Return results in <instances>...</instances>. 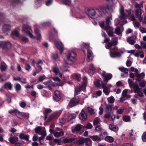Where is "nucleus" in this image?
Returning <instances> with one entry per match:
<instances>
[{
  "mask_svg": "<svg viewBox=\"0 0 146 146\" xmlns=\"http://www.w3.org/2000/svg\"><path fill=\"white\" fill-rule=\"evenodd\" d=\"M135 8L136 9L135 15L137 18H138L140 22L142 21L143 17L141 16V8L143 7V3L139 4L137 3L134 5Z\"/></svg>",
  "mask_w": 146,
  "mask_h": 146,
  "instance_id": "1",
  "label": "nucleus"
},
{
  "mask_svg": "<svg viewBox=\"0 0 146 146\" xmlns=\"http://www.w3.org/2000/svg\"><path fill=\"white\" fill-rule=\"evenodd\" d=\"M76 56V54L74 52H69L67 55L66 59L65 61L67 64H72L75 60Z\"/></svg>",
  "mask_w": 146,
  "mask_h": 146,
  "instance_id": "2",
  "label": "nucleus"
},
{
  "mask_svg": "<svg viewBox=\"0 0 146 146\" xmlns=\"http://www.w3.org/2000/svg\"><path fill=\"white\" fill-rule=\"evenodd\" d=\"M114 40H112V42H109L107 45L105 46L106 48L108 49H109L110 50H117V48L115 46V45L117 44V39L115 37H112Z\"/></svg>",
  "mask_w": 146,
  "mask_h": 146,
  "instance_id": "3",
  "label": "nucleus"
},
{
  "mask_svg": "<svg viewBox=\"0 0 146 146\" xmlns=\"http://www.w3.org/2000/svg\"><path fill=\"white\" fill-rule=\"evenodd\" d=\"M22 32L26 35H28L32 38H35V37L32 34V30L30 27L27 25L24 24L23 26Z\"/></svg>",
  "mask_w": 146,
  "mask_h": 146,
  "instance_id": "4",
  "label": "nucleus"
},
{
  "mask_svg": "<svg viewBox=\"0 0 146 146\" xmlns=\"http://www.w3.org/2000/svg\"><path fill=\"white\" fill-rule=\"evenodd\" d=\"M83 82L82 85L80 86V84L77 85V88L75 89V91L77 94L80 92L82 90L81 86L85 88L86 87L87 84V79L86 77H84L83 78Z\"/></svg>",
  "mask_w": 146,
  "mask_h": 146,
  "instance_id": "5",
  "label": "nucleus"
},
{
  "mask_svg": "<svg viewBox=\"0 0 146 146\" xmlns=\"http://www.w3.org/2000/svg\"><path fill=\"white\" fill-rule=\"evenodd\" d=\"M1 47L2 48L3 51L5 52L11 48V44L9 42H1Z\"/></svg>",
  "mask_w": 146,
  "mask_h": 146,
  "instance_id": "6",
  "label": "nucleus"
},
{
  "mask_svg": "<svg viewBox=\"0 0 146 146\" xmlns=\"http://www.w3.org/2000/svg\"><path fill=\"white\" fill-rule=\"evenodd\" d=\"M98 11H98V9H91L88 10L87 13L90 17L93 18L94 17L97 18V12Z\"/></svg>",
  "mask_w": 146,
  "mask_h": 146,
  "instance_id": "7",
  "label": "nucleus"
},
{
  "mask_svg": "<svg viewBox=\"0 0 146 146\" xmlns=\"http://www.w3.org/2000/svg\"><path fill=\"white\" fill-rule=\"evenodd\" d=\"M104 29L107 31L109 36L114 37L113 35V28L110 26V24L106 25Z\"/></svg>",
  "mask_w": 146,
  "mask_h": 146,
  "instance_id": "8",
  "label": "nucleus"
},
{
  "mask_svg": "<svg viewBox=\"0 0 146 146\" xmlns=\"http://www.w3.org/2000/svg\"><path fill=\"white\" fill-rule=\"evenodd\" d=\"M133 88L135 93L137 94L139 96L142 97L143 96V93L142 92V89L139 88L137 85H134Z\"/></svg>",
  "mask_w": 146,
  "mask_h": 146,
  "instance_id": "9",
  "label": "nucleus"
},
{
  "mask_svg": "<svg viewBox=\"0 0 146 146\" xmlns=\"http://www.w3.org/2000/svg\"><path fill=\"white\" fill-rule=\"evenodd\" d=\"M55 45L57 48L62 53L64 50V45L61 42L55 40L54 41Z\"/></svg>",
  "mask_w": 146,
  "mask_h": 146,
  "instance_id": "10",
  "label": "nucleus"
},
{
  "mask_svg": "<svg viewBox=\"0 0 146 146\" xmlns=\"http://www.w3.org/2000/svg\"><path fill=\"white\" fill-rule=\"evenodd\" d=\"M102 75L104 77L105 79L104 80L108 81L110 80L112 77V75L110 73H106L105 71H103L102 74Z\"/></svg>",
  "mask_w": 146,
  "mask_h": 146,
  "instance_id": "11",
  "label": "nucleus"
},
{
  "mask_svg": "<svg viewBox=\"0 0 146 146\" xmlns=\"http://www.w3.org/2000/svg\"><path fill=\"white\" fill-rule=\"evenodd\" d=\"M62 94L59 91L57 90L54 92L53 99L56 101H59L61 98Z\"/></svg>",
  "mask_w": 146,
  "mask_h": 146,
  "instance_id": "12",
  "label": "nucleus"
},
{
  "mask_svg": "<svg viewBox=\"0 0 146 146\" xmlns=\"http://www.w3.org/2000/svg\"><path fill=\"white\" fill-rule=\"evenodd\" d=\"M79 102V100L78 98H74L70 100L68 106L70 107H72L77 105Z\"/></svg>",
  "mask_w": 146,
  "mask_h": 146,
  "instance_id": "13",
  "label": "nucleus"
},
{
  "mask_svg": "<svg viewBox=\"0 0 146 146\" xmlns=\"http://www.w3.org/2000/svg\"><path fill=\"white\" fill-rule=\"evenodd\" d=\"M79 117L80 119L83 121H86L87 119V116L85 111L82 110L81 112L79 115Z\"/></svg>",
  "mask_w": 146,
  "mask_h": 146,
  "instance_id": "14",
  "label": "nucleus"
},
{
  "mask_svg": "<svg viewBox=\"0 0 146 146\" xmlns=\"http://www.w3.org/2000/svg\"><path fill=\"white\" fill-rule=\"evenodd\" d=\"M52 71L56 75H58L60 77H61L62 75V73L60 72L56 66L52 67Z\"/></svg>",
  "mask_w": 146,
  "mask_h": 146,
  "instance_id": "15",
  "label": "nucleus"
},
{
  "mask_svg": "<svg viewBox=\"0 0 146 146\" xmlns=\"http://www.w3.org/2000/svg\"><path fill=\"white\" fill-rule=\"evenodd\" d=\"M135 76L137 78L135 79L137 82H139L141 80L140 78L143 79L145 76V74L144 72H142L141 73H137L135 74Z\"/></svg>",
  "mask_w": 146,
  "mask_h": 146,
  "instance_id": "16",
  "label": "nucleus"
},
{
  "mask_svg": "<svg viewBox=\"0 0 146 146\" xmlns=\"http://www.w3.org/2000/svg\"><path fill=\"white\" fill-rule=\"evenodd\" d=\"M102 87L103 89V92L106 95H108L110 92V89L107 88L106 85L102 83L101 84Z\"/></svg>",
  "mask_w": 146,
  "mask_h": 146,
  "instance_id": "17",
  "label": "nucleus"
},
{
  "mask_svg": "<svg viewBox=\"0 0 146 146\" xmlns=\"http://www.w3.org/2000/svg\"><path fill=\"white\" fill-rule=\"evenodd\" d=\"M11 27L12 26L10 24H5L2 27V31L4 32L8 31L10 30Z\"/></svg>",
  "mask_w": 146,
  "mask_h": 146,
  "instance_id": "18",
  "label": "nucleus"
},
{
  "mask_svg": "<svg viewBox=\"0 0 146 146\" xmlns=\"http://www.w3.org/2000/svg\"><path fill=\"white\" fill-rule=\"evenodd\" d=\"M105 9L104 8H100L99 9H98V11H99L97 12V16L98 17H103L104 16L105 13L104 11H105Z\"/></svg>",
  "mask_w": 146,
  "mask_h": 146,
  "instance_id": "19",
  "label": "nucleus"
},
{
  "mask_svg": "<svg viewBox=\"0 0 146 146\" xmlns=\"http://www.w3.org/2000/svg\"><path fill=\"white\" fill-rule=\"evenodd\" d=\"M120 15L119 18L121 19H124L126 18V15L124 13V9L122 7H121L119 10Z\"/></svg>",
  "mask_w": 146,
  "mask_h": 146,
  "instance_id": "20",
  "label": "nucleus"
},
{
  "mask_svg": "<svg viewBox=\"0 0 146 146\" xmlns=\"http://www.w3.org/2000/svg\"><path fill=\"white\" fill-rule=\"evenodd\" d=\"M123 52L120 53L119 52H112L111 51H110V55L111 57H119L120 56L121 54Z\"/></svg>",
  "mask_w": 146,
  "mask_h": 146,
  "instance_id": "21",
  "label": "nucleus"
},
{
  "mask_svg": "<svg viewBox=\"0 0 146 146\" xmlns=\"http://www.w3.org/2000/svg\"><path fill=\"white\" fill-rule=\"evenodd\" d=\"M7 66L3 62H1V71H5L7 70Z\"/></svg>",
  "mask_w": 146,
  "mask_h": 146,
  "instance_id": "22",
  "label": "nucleus"
},
{
  "mask_svg": "<svg viewBox=\"0 0 146 146\" xmlns=\"http://www.w3.org/2000/svg\"><path fill=\"white\" fill-rule=\"evenodd\" d=\"M9 141L11 143L13 144L18 141V138L17 137H13L11 135L9 139Z\"/></svg>",
  "mask_w": 146,
  "mask_h": 146,
  "instance_id": "23",
  "label": "nucleus"
},
{
  "mask_svg": "<svg viewBox=\"0 0 146 146\" xmlns=\"http://www.w3.org/2000/svg\"><path fill=\"white\" fill-rule=\"evenodd\" d=\"M87 55L88 58L87 59V60L88 62H89L92 59L93 53L92 51L88 50L87 52Z\"/></svg>",
  "mask_w": 146,
  "mask_h": 146,
  "instance_id": "24",
  "label": "nucleus"
},
{
  "mask_svg": "<svg viewBox=\"0 0 146 146\" xmlns=\"http://www.w3.org/2000/svg\"><path fill=\"white\" fill-rule=\"evenodd\" d=\"M19 118H22L26 117L25 114L23 112H21L17 111L15 114Z\"/></svg>",
  "mask_w": 146,
  "mask_h": 146,
  "instance_id": "25",
  "label": "nucleus"
},
{
  "mask_svg": "<svg viewBox=\"0 0 146 146\" xmlns=\"http://www.w3.org/2000/svg\"><path fill=\"white\" fill-rule=\"evenodd\" d=\"M65 62V63L62 66L61 68L64 71H69V68L70 67V66H68V65H71V64H68Z\"/></svg>",
  "mask_w": 146,
  "mask_h": 146,
  "instance_id": "26",
  "label": "nucleus"
},
{
  "mask_svg": "<svg viewBox=\"0 0 146 146\" xmlns=\"http://www.w3.org/2000/svg\"><path fill=\"white\" fill-rule=\"evenodd\" d=\"M109 127L110 130L114 131H117L118 130V127L113 124L110 125Z\"/></svg>",
  "mask_w": 146,
  "mask_h": 146,
  "instance_id": "27",
  "label": "nucleus"
},
{
  "mask_svg": "<svg viewBox=\"0 0 146 146\" xmlns=\"http://www.w3.org/2000/svg\"><path fill=\"white\" fill-rule=\"evenodd\" d=\"M72 77L73 79L77 80L79 81L81 80V76L80 75L78 74H74L72 75Z\"/></svg>",
  "mask_w": 146,
  "mask_h": 146,
  "instance_id": "28",
  "label": "nucleus"
},
{
  "mask_svg": "<svg viewBox=\"0 0 146 146\" xmlns=\"http://www.w3.org/2000/svg\"><path fill=\"white\" fill-rule=\"evenodd\" d=\"M112 106V105H108L106 103H103L101 105V106H102L103 107H105L107 110L110 111L111 110Z\"/></svg>",
  "mask_w": 146,
  "mask_h": 146,
  "instance_id": "29",
  "label": "nucleus"
},
{
  "mask_svg": "<svg viewBox=\"0 0 146 146\" xmlns=\"http://www.w3.org/2000/svg\"><path fill=\"white\" fill-rule=\"evenodd\" d=\"M64 132L63 131H60V132L55 131L54 133V135L55 137H58L63 136L64 135Z\"/></svg>",
  "mask_w": 146,
  "mask_h": 146,
  "instance_id": "30",
  "label": "nucleus"
},
{
  "mask_svg": "<svg viewBox=\"0 0 146 146\" xmlns=\"http://www.w3.org/2000/svg\"><path fill=\"white\" fill-rule=\"evenodd\" d=\"M100 122V119L98 117H96L94 119L93 124L94 125H96L99 124Z\"/></svg>",
  "mask_w": 146,
  "mask_h": 146,
  "instance_id": "31",
  "label": "nucleus"
},
{
  "mask_svg": "<svg viewBox=\"0 0 146 146\" xmlns=\"http://www.w3.org/2000/svg\"><path fill=\"white\" fill-rule=\"evenodd\" d=\"M90 138H91L94 141H100L101 140V139L100 137L97 135L90 136Z\"/></svg>",
  "mask_w": 146,
  "mask_h": 146,
  "instance_id": "32",
  "label": "nucleus"
},
{
  "mask_svg": "<svg viewBox=\"0 0 146 146\" xmlns=\"http://www.w3.org/2000/svg\"><path fill=\"white\" fill-rule=\"evenodd\" d=\"M35 33L36 35L37 40H40L41 38V35L39 33V31L38 29H35Z\"/></svg>",
  "mask_w": 146,
  "mask_h": 146,
  "instance_id": "33",
  "label": "nucleus"
},
{
  "mask_svg": "<svg viewBox=\"0 0 146 146\" xmlns=\"http://www.w3.org/2000/svg\"><path fill=\"white\" fill-rule=\"evenodd\" d=\"M128 90V89H126L123 90L122 92L123 96L126 98H129L130 97V96L128 94H127V92Z\"/></svg>",
  "mask_w": 146,
  "mask_h": 146,
  "instance_id": "34",
  "label": "nucleus"
},
{
  "mask_svg": "<svg viewBox=\"0 0 146 146\" xmlns=\"http://www.w3.org/2000/svg\"><path fill=\"white\" fill-rule=\"evenodd\" d=\"M12 85L10 83H7L5 84L4 87H2V88L11 89Z\"/></svg>",
  "mask_w": 146,
  "mask_h": 146,
  "instance_id": "35",
  "label": "nucleus"
},
{
  "mask_svg": "<svg viewBox=\"0 0 146 146\" xmlns=\"http://www.w3.org/2000/svg\"><path fill=\"white\" fill-rule=\"evenodd\" d=\"M20 138L21 139H23L28 140L29 139V136L27 135H24V134L20 133L19 136Z\"/></svg>",
  "mask_w": 146,
  "mask_h": 146,
  "instance_id": "36",
  "label": "nucleus"
},
{
  "mask_svg": "<svg viewBox=\"0 0 146 146\" xmlns=\"http://www.w3.org/2000/svg\"><path fill=\"white\" fill-rule=\"evenodd\" d=\"M105 139L106 141L110 142H113L114 141L113 138L112 137L109 136L106 137Z\"/></svg>",
  "mask_w": 146,
  "mask_h": 146,
  "instance_id": "37",
  "label": "nucleus"
},
{
  "mask_svg": "<svg viewBox=\"0 0 146 146\" xmlns=\"http://www.w3.org/2000/svg\"><path fill=\"white\" fill-rule=\"evenodd\" d=\"M82 128V125L80 124H78L74 128V129H72V131L73 132L75 131H79Z\"/></svg>",
  "mask_w": 146,
  "mask_h": 146,
  "instance_id": "38",
  "label": "nucleus"
},
{
  "mask_svg": "<svg viewBox=\"0 0 146 146\" xmlns=\"http://www.w3.org/2000/svg\"><path fill=\"white\" fill-rule=\"evenodd\" d=\"M139 82V86L142 87H144L146 85V81L145 80H140Z\"/></svg>",
  "mask_w": 146,
  "mask_h": 146,
  "instance_id": "39",
  "label": "nucleus"
},
{
  "mask_svg": "<svg viewBox=\"0 0 146 146\" xmlns=\"http://www.w3.org/2000/svg\"><path fill=\"white\" fill-rule=\"evenodd\" d=\"M85 142L86 144L88 146H91L92 145V142L91 140L88 138L85 139Z\"/></svg>",
  "mask_w": 146,
  "mask_h": 146,
  "instance_id": "40",
  "label": "nucleus"
},
{
  "mask_svg": "<svg viewBox=\"0 0 146 146\" xmlns=\"http://www.w3.org/2000/svg\"><path fill=\"white\" fill-rule=\"evenodd\" d=\"M81 48L83 50L84 52L85 53V50L84 49V48L87 49L89 47V44H87L85 43H83L81 45Z\"/></svg>",
  "mask_w": 146,
  "mask_h": 146,
  "instance_id": "41",
  "label": "nucleus"
},
{
  "mask_svg": "<svg viewBox=\"0 0 146 146\" xmlns=\"http://www.w3.org/2000/svg\"><path fill=\"white\" fill-rule=\"evenodd\" d=\"M112 20V16H110L107 17L105 22V24L109 25L110 23L111 20Z\"/></svg>",
  "mask_w": 146,
  "mask_h": 146,
  "instance_id": "42",
  "label": "nucleus"
},
{
  "mask_svg": "<svg viewBox=\"0 0 146 146\" xmlns=\"http://www.w3.org/2000/svg\"><path fill=\"white\" fill-rule=\"evenodd\" d=\"M42 4L41 2L37 1H35V7L36 8H38L40 7Z\"/></svg>",
  "mask_w": 146,
  "mask_h": 146,
  "instance_id": "43",
  "label": "nucleus"
},
{
  "mask_svg": "<svg viewBox=\"0 0 146 146\" xmlns=\"http://www.w3.org/2000/svg\"><path fill=\"white\" fill-rule=\"evenodd\" d=\"M43 84L45 85L47 87H50V86L52 84V82L51 80H49L48 81L44 82Z\"/></svg>",
  "mask_w": 146,
  "mask_h": 146,
  "instance_id": "44",
  "label": "nucleus"
},
{
  "mask_svg": "<svg viewBox=\"0 0 146 146\" xmlns=\"http://www.w3.org/2000/svg\"><path fill=\"white\" fill-rule=\"evenodd\" d=\"M107 100L108 102L111 104L113 103L115 101V99L112 96L108 98L107 99Z\"/></svg>",
  "mask_w": 146,
  "mask_h": 146,
  "instance_id": "45",
  "label": "nucleus"
},
{
  "mask_svg": "<svg viewBox=\"0 0 146 146\" xmlns=\"http://www.w3.org/2000/svg\"><path fill=\"white\" fill-rule=\"evenodd\" d=\"M115 33L119 35H121V32L120 31V29L119 27H117L115 29Z\"/></svg>",
  "mask_w": 146,
  "mask_h": 146,
  "instance_id": "46",
  "label": "nucleus"
},
{
  "mask_svg": "<svg viewBox=\"0 0 146 146\" xmlns=\"http://www.w3.org/2000/svg\"><path fill=\"white\" fill-rule=\"evenodd\" d=\"M119 70L122 72H124L125 73L127 74L128 73V69L123 67L119 68Z\"/></svg>",
  "mask_w": 146,
  "mask_h": 146,
  "instance_id": "47",
  "label": "nucleus"
},
{
  "mask_svg": "<svg viewBox=\"0 0 146 146\" xmlns=\"http://www.w3.org/2000/svg\"><path fill=\"white\" fill-rule=\"evenodd\" d=\"M123 120L125 122L129 121H130V117L129 116H125L123 117Z\"/></svg>",
  "mask_w": 146,
  "mask_h": 146,
  "instance_id": "48",
  "label": "nucleus"
},
{
  "mask_svg": "<svg viewBox=\"0 0 146 146\" xmlns=\"http://www.w3.org/2000/svg\"><path fill=\"white\" fill-rule=\"evenodd\" d=\"M25 68L26 70L28 71H29L31 70V67L28 64H25Z\"/></svg>",
  "mask_w": 146,
  "mask_h": 146,
  "instance_id": "49",
  "label": "nucleus"
},
{
  "mask_svg": "<svg viewBox=\"0 0 146 146\" xmlns=\"http://www.w3.org/2000/svg\"><path fill=\"white\" fill-rule=\"evenodd\" d=\"M52 58L54 60H57L59 58L58 54L56 53H53L52 56Z\"/></svg>",
  "mask_w": 146,
  "mask_h": 146,
  "instance_id": "50",
  "label": "nucleus"
},
{
  "mask_svg": "<svg viewBox=\"0 0 146 146\" xmlns=\"http://www.w3.org/2000/svg\"><path fill=\"white\" fill-rule=\"evenodd\" d=\"M12 35L15 36L17 37L19 36V32L16 30H14L12 32Z\"/></svg>",
  "mask_w": 146,
  "mask_h": 146,
  "instance_id": "51",
  "label": "nucleus"
},
{
  "mask_svg": "<svg viewBox=\"0 0 146 146\" xmlns=\"http://www.w3.org/2000/svg\"><path fill=\"white\" fill-rule=\"evenodd\" d=\"M88 112L91 115L93 114L94 113V110L90 107L87 108Z\"/></svg>",
  "mask_w": 146,
  "mask_h": 146,
  "instance_id": "52",
  "label": "nucleus"
},
{
  "mask_svg": "<svg viewBox=\"0 0 146 146\" xmlns=\"http://www.w3.org/2000/svg\"><path fill=\"white\" fill-rule=\"evenodd\" d=\"M94 83L97 87H102V83L100 84V81L99 80H97L95 82H94Z\"/></svg>",
  "mask_w": 146,
  "mask_h": 146,
  "instance_id": "53",
  "label": "nucleus"
},
{
  "mask_svg": "<svg viewBox=\"0 0 146 146\" xmlns=\"http://www.w3.org/2000/svg\"><path fill=\"white\" fill-rule=\"evenodd\" d=\"M127 42L131 44H133L135 43V41L133 40H132L131 38H128L127 39Z\"/></svg>",
  "mask_w": 146,
  "mask_h": 146,
  "instance_id": "54",
  "label": "nucleus"
},
{
  "mask_svg": "<svg viewBox=\"0 0 146 146\" xmlns=\"http://www.w3.org/2000/svg\"><path fill=\"white\" fill-rule=\"evenodd\" d=\"M62 3L66 5H69L71 3V0H63Z\"/></svg>",
  "mask_w": 146,
  "mask_h": 146,
  "instance_id": "55",
  "label": "nucleus"
},
{
  "mask_svg": "<svg viewBox=\"0 0 146 146\" xmlns=\"http://www.w3.org/2000/svg\"><path fill=\"white\" fill-rule=\"evenodd\" d=\"M51 110L50 109H47L45 111V119H46L47 118V113L50 112Z\"/></svg>",
  "mask_w": 146,
  "mask_h": 146,
  "instance_id": "56",
  "label": "nucleus"
},
{
  "mask_svg": "<svg viewBox=\"0 0 146 146\" xmlns=\"http://www.w3.org/2000/svg\"><path fill=\"white\" fill-rule=\"evenodd\" d=\"M41 130V128L40 127H38L35 129L36 133L39 134H40Z\"/></svg>",
  "mask_w": 146,
  "mask_h": 146,
  "instance_id": "57",
  "label": "nucleus"
},
{
  "mask_svg": "<svg viewBox=\"0 0 146 146\" xmlns=\"http://www.w3.org/2000/svg\"><path fill=\"white\" fill-rule=\"evenodd\" d=\"M130 70L132 72H134L136 73H138L139 72L138 70L136 68H134L133 67H131L130 68Z\"/></svg>",
  "mask_w": 146,
  "mask_h": 146,
  "instance_id": "58",
  "label": "nucleus"
},
{
  "mask_svg": "<svg viewBox=\"0 0 146 146\" xmlns=\"http://www.w3.org/2000/svg\"><path fill=\"white\" fill-rule=\"evenodd\" d=\"M133 130H131V132H129V136L131 137V138L132 139H134L135 137V135L133 133Z\"/></svg>",
  "mask_w": 146,
  "mask_h": 146,
  "instance_id": "59",
  "label": "nucleus"
},
{
  "mask_svg": "<svg viewBox=\"0 0 146 146\" xmlns=\"http://www.w3.org/2000/svg\"><path fill=\"white\" fill-rule=\"evenodd\" d=\"M78 142H79V145L83 144L85 142V139H80L78 141H77V143Z\"/></svg>",
  "mask_w": 146,
  "mask_h": 146,
  "instance_id": "60",
  "label": "nucleus"
},
{
  "mask_svg": "<svg viewBox=\"0 0 146 146\" xmlns=\"http://www.w3.org/2000/svg\"><path fill=\"white\" fill-rule=\"evenodd\" d=\"M15 88L16 90H20L21 88V85L19 84H16L15 85Z\"/></svg>",
  "mask_w": 146,
  "mask_h": 146,
  "instance_id": "61",
  "label": "nucleus"
},
{
  "mask_svg": "<svg viewBox=\"0 0 146 146\" xmlns=\"http://www.w3.org/2000/svg\"><path fill=\"white\" fill-rule=\"evenodd\" d=\"M142 138L143 141H146V131L142 135Z\"/></svg>",
  "mask_w": 146,
  "mask_h": 146,
  "instance_id": "62",
  "label": "nucleus"
},
{
  "mask_svg": "<svg viewBox=\"0 0 146 146\" xmlns=\"http://www.w3.org/2000/svg\"><path fill=\"white\" fill-rule=\"evenodd\" d=\"M95 69V67L93 64H91L89 66V70L90 71H94Z\"/></svg>",
  "mask_w": 146,
  "mask_h": 146,
  "instance_id": "63",
  "label": "nucleus"
},
{
  "mask_svg": "<svg viewBox=\"0 0 146 146\" xmlns=\"http://www.w3.org/2000/svg\"><path fill=\"white\" fill-rule=\"evenodd\" d=\"M128 82L129 84V86L130 88L132 87L133 86V82L130 79H129L128 80Z\"/></svg>",
  "mask_w": 146,
  "mask_h": 146,
  "instance_id": "64",
  "label": "nucleus"
}]
</instances>
